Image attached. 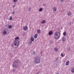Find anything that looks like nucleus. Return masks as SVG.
<instances>
[{
	"instance_id": "nucleus-28",
	"label": "nucleus",
	"mask_w": 74,
	"mask_h": 74,
	"mask_svg": "<svg viewBox=\"0 0 74 74\" xmlns=\"http://www.w3.org/2000/svg\"><path fill=\"white\" fill-rule=\"evenodd\" d=\"M68 51H70V49H71L69 47V48H68Z\"/></svg>"
},
{
	"instance_id": "nucleus-3",
	"label": "nucleus",
	"mask_w": 74,
	"mask_h": 74,
	"mask_svg": "<svg viewBox=\"0 0 74 74\" xmlns=\"http://www.w3.org/2000/svg\"><path fill=\"white\" fill-rule=\"evenodd\" d=\"M40 58L39 57H36L35 58V64H38L40 63Z\"/></svg>"
},
{
	"instance_id": "nucleus-2",
	"label": "nucleus",
	"mask_w": 74,
	"mask_h": 74,
	"mask_svg": "<svg viewBox=\"0 0 74 74\" xmlns=\"http://www.w3.org/2000/svg\"><path fill=\"white\" fill-rule=\"evenodd\" d=\"M60 32H56L54 33V37L56 40H58L60 38Z\"/></svg>"
},
{
	"instance_id": "nucleus-35",
	"label": "nucleus",
	"mask_w": 74,
	"mask_h": 74,
	"mask_svg": "<svg viewBox=\"0 0 74 74\" xmlns=\"http://www.w3.org/2000/svg\"><path fill=\"white\" fill-rule=\"evenodd\" d=\"M12 71H15V69H13L12 70Z\"/></svg>"
},
{
	"instance_id": "nucleus-7",
	"label": "nucleus",
	"mask_w": 74,
	"mask_h": 74,
	"mask_svg": "<svg viewBox=\"0 0 74 74\" xmlns=\"http://www.w3.org/2000/svg\"><path fill=\"white\" fill-rule=\"evenodd\" d=\"M46 23L45 20H44L41 22V23H42V24H44V23Z\"/></svg>"
},
{
	"instance_id": "nucleus-24",
	"label": "nucleus",
	"mask_w": 74,
	"mask_h": 74,
	"mask_svg": "<svg viewBox=\"0 0 74 74\" xmlns=\"http://www.w3.org/2000/svg\"><path fill=\"white\" fill-rule=\"evenodd\" d=\"M35 53H36V52L35 51H33V52H32V54L33 55H34V54H35Z\"/></svg>"
},
{
	"instance_id": "nucleus-29",
	"label": "nucleus",
	"mask_w": 74,
	"mask_h": 74,
	"mask_svg": "<svg viewBox=\"0 0 74 74\" xmlns=\"http://www.w3.org/2000/svg\"><path fill=\"white\" fill-rule=\"evenodd\" d=\"M32 41L31 40V41H30V44H32Z\"/></svg>"
},
{
	"instance_id": "nucleus-9",
	"label": "nucleus",
	"mask_w": 74,
	"mask_h": 74,
	"mask_svg": "<svg viewBox=\"0 0 74 74\" xmlns=\"http://www.w3.org/2000/svg\"><path fill=\"white\" fill-rule=\"evenodd\" d=\"M69 61L68 60L66 63V66H69Z\"/></svg>"
},
{
	"instance_id": "nucleus-6",
	"label": "nucleus",
	"mask_w": 74,
	"mask_h": 74,
	"mask_svg": "<svg viewBox=\"0 0 74 74\" xmlns=\"http://www.w3.org/2000/svg\"><path fill=\"white\" fill-rule=\"evenodd\" d=\"M53 32H52V31H50L48 34L49 36H51V35H52V33Z\"/></svg>"
},
{
	"instance_id": "nucleus-27",
	"label": "nucleus",
	"mask_w": 74,
	"mask_h": 74,
	"mask_svg": "<svg viewBox=\"0 0 74 74\" xmlns=\"http://www.w3.org/2000/svg\"><path fill=\"white\" fill-rule=\"evenodd\" d=\"M31 10V8L30 7L28 9L29 11H30Z\"/></svg>"
},
{
	"instance_id": "nucleus-4",
	"label": "nucleus",
	"mask_w": 74,
	"mask_h": 74,
	"mask_svg": "<svg viewBox=\"0 0 74 74\" xmlns=\"http://www.w3.org/2000/svg\"><path fill=\"white\" fill-rule=\"evenodd\" d=\"M19 41L18 40H15L14 42V45L15 46H17V48L18 47V45H19Z\"/></svg>"
},
{
	"instance_id": "nucleus-36",
	"label": "nucleus",
	"mask_w": 74,
	"mask_h": 74,
	"mask_svg": "<svg viewBox=\"0 0 74 74\" xmlns=\"http://www.w3.org/2000/svg\"><path fill=\"white\" fill-rule=\"evenodd\" d=\"M58 31H59V32H60V30L59 29Z\"/></svg>"
},
{
	"instance_id": "nucleus-31",
	"label": "nucleus",
	"mask_w": 74,
	"mask_h": 74,
	"mask_svg": "<svg viewBox=\"0 0 74 74\" xmlns=\"http://www.w3.org/2000/svg\"><path fill=\"white\" fill-rule=\"evenodd\" d=\"M12 47H14V44H12Z\"/></svg>"
},
{
	"instance_id": "nucleus-18",
	"label": "nucleus",
	"mask_w": 74,
	"mask_h": 74,
	"mask_svg": "<svg viewBox=\"0 0 74 74\" xmlns=\"http://www.w3.org/2000/svg\"><path fill=\"white\" fill-rule=\"evenodd\" d=\"M67 14L68 16L70 15H71V12H70V11H69L67 13Z\"/></svg>"
},
{
	"instance_id": "nucleus-15",
	"label": "nucleus",
	"mask_w": 74,
	"mask_h": 74,
	"mask_svg": "<svg viewBox=\"0 0 74 74\" xmlns=\"http://www.w3.org/2000/svg\"><path fill=\"white\" fill-rule=\"evenodd\" d=\"M42 10H43V9H42V8H40V9L39 10V12H41V11H42Z\"/></svg>"
},
{
	"instance_id": "nucleus-17",
	"label": "nucleus",
	"mask_w": 74,
	"mask_h": 74,
	"mask_svg": "<svg viewBox=\"0 0 74 74\" xmlns=\"http://www.w3.org/2000/svg\"><path fill=\"white\" fill-rule=\"evenodd\" d=\"M53 11L54 12L56 11V8L54 7V8H53Z\"/></svg>"
},
{
	"instance_id": "nucleus-37",
	"label": "nucleus",
	"mask_w": 74,
	"mask_h": 74,
	"mask_svg": "<svg viewBox=\"0 0 74 74\" xmlns=\"http://www.w3.org/2000/svg\"><path fill=\"white\" fill-rule=\"evenodd\" d=\"M41 53H42V52H41Z\"/></svg>"
},
{
	"instance_id": "nucleus-33",
	"label": "nucleus",
	"mask_w": 74,
	"mask_h": 74,
	"mask_svg": "<svg viewBox=\"0 0 74 74\" xmlns=\"http://www.w3.org/2000/svg\"><path fill=\"white\" fill-rule=\"evenodd\" d=\"M15 7V5H13V8H14V7Z\"/></svg>"
},
{
	"instance_id": "nucleus-25",
	"label": "nucleus",
	"mask_w": 74,
	"mask_h": 74,
	"mask_svg": "<svg viewBox=\"0 0 74 74\" xmlns=\"http://www.w3.org/2000/svg\"><path fill=\"white\" fill-rule=\"evenodd\" d=\"M18 1L17 0H13V2L15 3V2H16Z\"/></svg>"
},
{
	"instance_id": "nucleus-1",
	"label": "nucleus",
	"mask_w": 74,
	"mask_h": 74,
	"mask_svg": "<svg viewBox=\"0 0 74 74\" xmlns=\"http://www.w3.org/2000/svg\"><path fill=\"white\" fill-rule=\"evenodd\" d=\"M13 64L12 65V66L13 69H16V68L18 67V64H21L20 61L18 60H17L13 62Z\"/></svg>"
},
{
	"instance_id": "nucleus-12",
	"label": "nucleus",
	"mask_w": 74,
	"mask_h": 74,
	"mask_svg": "<svg viewBox=\"0 0 74 74\" xmlns=\"http://www.w3.org/2000/svg\"><path fill=\"white\" fill-rule=\"evenodd\" d=\"M30 40L32 41L33 42L34 40V38L32 37L30 38Z\"/></svg>"
},
{
	"instance_id": "nucleus-5",
	"label": "nucleus",
	"mask_w": 74,
	"mask_h": 74,
	"mask_svg": "<svg viewBox=\"0 0 74 74\" xmlns=\"http://www.w3.org/2000/svg\"><path fill=\"white\" fill-rule=\"evenodd\" d=\"M28 29V27H27V26H25V27L24 26L23 27V29L24 30H25V31H26V30H27Z\"/></svg>"
},
{
	"instance_id": "nucleus-14",
	"label": "nucleus",
	"mask_w": 74,
	"mask_h": 74,
	"mask_svg": "<svg viewBox=\"0 0 74 74\" xmlns=\"http://www.w3.org/2000/svg\"><path fill=\"white\" fill-rule=\"evenodd\" d=\"M66 34H67V33H66V32H64V33H63V35L64 36H66Z\"/></svg>"
},
{
	"instance_id": "nucleus-10",
	"label": "nucleus",
	"mask_w": 74,
	"mask_h": 74,
	"mask_svg": "<svg viewBox=\"0 0 74 74\" xmlns=\"http://www.w3.org/2000/svg\"><path fill=\"white\" fill-rule=\"evenodd\" d=\"M37 37H38V34H35L34 36V37H35V38H37Z\"/></svg>"
},
{
	"instance_id": "nucleus-13",
	"label": "nucleus",
	"mask_w": 74,
	"mask_h": 74,
	"mask_svg": "<svg viewBox=\"0 0 74 74\" xmlns=\"http://www.w3.org/2000/svg\"><path fill=\"white\" fill-rule=\"evenodd\" d=\"M66 40V38H65V37H64L62 38V41L63 42H64L65 41V40Z\"/></svg>"
},
{
	"instance_id": "nucleus-8",
	"label": "nucleus",
	"mask_w": 74,
	"mask_h": 74,
	"mask_svg": "<svg viewBox=\"0 0 74 74\" xmlns=\"http://www.w3.org/2000/svg\"><path fill=\"white\" fill-rule=\"evenodd\" d=\"M7 31H6V30H5L3 32V34H4V35H5V34H7Z\"/></svg>"
},
{
	"instance_id": "nucleus-19",
	"label": "nucleus",
	"mask_w": 74,
	"mask_h": 74,
	"mask_svg": "<svg viewBox=\"0 0 74 74\" xmlns=\"http://www.w3.org/2000/svg\"><path fill=\"white\" fill-rule=\"evenodd\" d=\"M19 40V37H16L15 38V40Z\"/></svg>"
},
{
	"instance_id": "nucleus-11",
	"label": "nucleus",
	"mask_w": 74,
	"mask_h": 74,
	"mask_svg": "<svg viewBox=\"0 0 74 74\" xmlns=\"http://www.w3.org/2000/svg\"><path fill=\"white\" fill-rule=\"evenodd\" d=\"M37 33L38 34L40 33H41V30L40 29H38L37 30Z\"/></svg>"
},
{
	"instance_id": "nucleus-38",
	"label": "nucleus",
	"mask_w": 74,
	"mask_h": 74,
	"mask_svg": "<svg viewBox=\"0 0 74 74\" xmlns=\"http://www.w3.org/2000/svg\"><path fill=\"white\" fill-rule=\"evenodd\" d=\"M57 74H59V73H57Z\"/></svg>"
},
{
	"instance_id": "nucleus-32",
	"label": "nucleus",
	"mask_w": 74,
	"mask_h": 74,
	"mask_svg": "<svg viewBox=\"0 0 74 74\" xmlns=\"http://www.w3.org/2000/svg\"><path fill=\"white\" fill-rule=\"evenodd\" d=\"M40 73V72H38L37 73V74H38Z\"/></svg>"
},
{
	"instance_id": "nucleus-30",
	"label": "nucleus",
	"mask_w": 74,
	"mask_h": 74,
	"mask_svg": "<svg viewBox=\"0 0 74 74\" xmlns=\"http://www.w3.org/2000/svg\"><path fill=\"white\" fill-rule=\"evenodd\" d=\"M46 5H45V3H44L43 5V6H44V7H45L46 6Z\"/></svg>"
},
{
	"instance_id": "nucleus-16",
	"label": "nucleus",
	"mask_w": 74,
	"mask_h": 74,
	"mask_svg": "<svg viewBox=\"0 0 74 74\" xmlns=\"http://www.w3.org/2000/svg\"><path fill=\"white\" fill-rule=\"evenodd\" d=\"M8 27L9 29H11L12 28V26L11 25H8Z\"/></svg>"
},
{
	"instance_id": "nucleus-23",
	"label": "nucleus",
	"mask_w": 74,
	"mask_h": 74,
	"mask_svg": "<svg viewBox=\"0 0 74 74\" xmlns=\"http://www.w3.org/2000/svg\"><path fill=\"white\" fill-rule=\"evenodd\" d=\"M11 14L14 15L15 14V11H13L11 13Z\"/></svg>"
},
{
	"instance_id": "nucleus-22",
	"label": "nucleus",
	"mask_w": 74,
	"mask_h": 74,
	"mask_svg": "<svg viewBox=\"0 0 74 74\" xmlns=\"http://www.w3.org/2000/svg\"><path fill=\"white\" fill-rule=\"evenodd\" d=\"M12 19V16H10V21H11Z\"/></svg>"
},
{
	"instance_id": "nucleus-26",
	"label": "nucleus",
	"mask_w": 74,
	"mask_h": 74,
	"mask_svg": "<svg viewBox=\"0 0 74 74\" xmlns=\"http://www.w3.org/2000/svg\"><path fill=\"white\" fill-rule=\"evenodd\" d=\"M61 56H62V57H64V54H61Z\"/></svg>"
},
{
	"instance_id": "nucleus-21",
	"label": "nucleus",
	"mask_w": 74,
	"mask_h": 74,
	"mask_svg": "<svg viewBox=\"0 0 74 74\" xmlns=\"http://www.w3.org/2000/svg\"><path fill=\"white\" fill-rule=\"evenodd\" d=\"M58 49L57 48H55L54 49V51H58Z\"/></svg>"
},
{
	"instance_id": "nucleus-34",
	"label": "nucleus",
	"mask_w": 74,
	"mask_h": 74,
	"mask_svg": "<svg viewBox=\"0 0 74 74\" xmlns=\"http://www.w3.org/2000/svg\"><path fill=\"white\" fill-rule=\"evenodd\" d=\"M61 1H62V2H63V1H64V0H61Z\"/></svg>"
},
{
	"instance_id": "nucleus-20",
	"label": "nucleus",
	"mask_w": 74,
	"mask_h": 74,
	"mask_svg": "<svg viewBox=\"0 0 74 74\" xmlns=\"http://www.w3.org/2000/svg\"><path fill=\"white\" fill-rule=\"evenodd\" d=\"M71 71L72 73H74V68H73L71 70Z\"/></svg>"
}]
</instances>
